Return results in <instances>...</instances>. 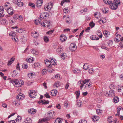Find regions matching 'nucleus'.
I'll list each match as a JSON object with an SVG mask.
<instances>
[{
	"instance_id": "9d476101",
	"label": "nucleus",
	"mask_w": 123,
	"mask_h": 123,
	"mask_svg": "<svg viewBox=\"0 0 123 123\" xmlns=\"http://www.w3.org/2000/svg\"><path fill=\"white\" fill-rule=\"evenodd\" d=\"M43 3V1L42 0H38L36 2V6L38 7H39L42 5Z\"/></svg>"
},
{
	"instance_id": "6e6552de",
	"label": "nucleus",
	"mask_w": 123,
	"mask_h": 123,
	"mask_svg": "<svg viewBox=\"0 0 123 123\" xmlns=\"http://www.w3.org/2000/svg\"><path fill=\"white\" fill-rule=\"evenodd\" d=\"M17 81L16 86H15L16 87H20L23 84V81H22L21 80H18L17 79L16 80Z\"/></svg>"
},
{
	"instance_id": "5fc2aeb1",
	"label": "nucleus",
	"mask_w": 123,
	"mask_h": 123,
	"mask_svg": "<svg viewBox=\"0 0 123 123\" xmlns=\"http://www.w3.org/2000/svg\"><path fill=\"white\" fill-rule=\"evenodd\" d=\"M105 20L104 19L103 20L101 19V20L99 21V22L100 24H102L103 23H105Z\"/></svg>"
},
{
	"instance_id": "a18cd8bd",
	"label": "nucleus",
	"mask_w": 123,
	"mask_h": 123,
	"mask_svg": "<svg viewBox=\"0 0 123 123\" xmlns=\"http://www.w3.org/2000/svg\"><path fill=\"white\" fill-rule=\"evenodd\" d=\"M29 6L32 7L33 8H35V5L34 4L32 3H30L29 4Z\"/></svg>"
},
{
	"instance_id": "423d86ee",
	"label": "nucleus",
	"mask_w": 123,
	"mask_h": 123,
	"mask_svg": "<svg viewBox=\"0 0 123 123\" xmlns=\"http://www.w3.org/2000/svg\"><path fill=\"white\" fill-rule=\"evenodd\" d=\"M55 112L52 111H49L48 114L47 113V115H47L48 117H49V118H53V117L55 115Z\"/></svg>"
},
{
	"instance_id": "473e14b6",
	"label": "nucleus",
	"mask_w": 123,
	"mask_h": 123,
	"mask_svg": "<svg viewBox=\"0 0 123 123\" xmlns=\"http://www.w3.org/2000/svg\"><path fill=\"white\" fill-rule=\"evenodd\" d=\"M28 67L27 64L26 63H24L22 65V67L24 69H26Z\"/></svg>"
},
{
	"instance_id": "e2e57ef3",
	"label": "nucleus",
	"mask_w": 123,
	"mask_h": 123,
	"mask_svg": "<svg viewBox=\"0 0 123 123\" xmlns=\"http://www.w3.org/2000/svg\"><path fill=\"white\" fill-rule=\"evenodd\" d=\"M44 96L47 98H50V96L48 93H46L44 95Z\"/></svg>"
},
{
	"instance_id": "ea45409f",
	"label": "nucleus",
	"mask_w": 123,
	"mask_h": 123,
	"mask_svg": "<svg viewBox=\"0 0 123 123\" xmlns=\"http://www.w3.org/2000/svg\"><path fill=\"white\" fill-rule=\"evenodd\" d=\"M113 2H114V3H115L117 6L120 4V0H115Z\"/></svg>"
},
{
	"instance_id": "f257e3e1",
	"label": "nucleus",
	"mask_w": 123,
	"mask_h": 123,
	"mask_svg": "<svg viewBox=\"0 0 123 123\" xmlns=\"http://www.w3.org/2000/svg\"><path fill=\"white\" fill-rule=\"evenodd\" d=\"M110 5V7L112 10H116L118 7V6L114 3V2L111 1L110 2V3H109Z\"/></svg>"
},
{
	"instance_id": "bf43d9fd",
	"label": "nucleus",
	"mask_w": 123,
	"mask_h": 123,
	"mask_svg": "<svg viewBox=\"0 0 123 123\" xmlns=\"http://www.w3.org/2000/svg\"><path fill=\"white\" fill-rule=\"evenodd\" d=\"M95 25V23H93V22H91L90 23V25L91 27L92 28L94 27Z\"/></svg>"
},
{
	"instance_id": "49530a36",
	"label": "nucleus",
	"mask_w": 123,
	"mask_h": 123,
	"mask_svg": "<svg viewBox=\"0 0 123 123\" xmlns=\"http://www.w3.org/2000/svg\"><path fill=\"white\" fill-rule=\"evenodd\" d=\"M21 119V117L20 116H18L17 118L16 119V122L17 121H20Z\"/></svg>"
},
{
	"instance_id": "6e6d98bb",
	"label": "nucleus",
	"mask_w": 123,
	"mask_h": 123,
	"mask_svg": "<svg viewBox=\"0 0 123 123\" xmlns=\"http://www.w3.org/2000/svg\"><path fill=\"white\" fill-rule=\"evenodd\" d=\"M64 12L65 13H68L69 12L68 11V8H64L63 10Z\"/></svg>"
},
{
	"instance_id": "20e7f679",
	"label": "nucleus",
	"mask_w": 123,
	"mask_h": 123,
	"mask_svg": "<svg viewBox=\"0 0 123 123\" xmlns=\"http://www.w3.org/2000/svg\"><path fill=\"white\" fill-rule=\"evenodd\" d=\"M50 21H48L46 20H45L42 23H41V25L43 27H48L50 25Z\"/></svg>"
},
{
	"instance_id": "8fccbe9b",
	"label": "nucleus",
	"mask_w": 123,
	"mask_h": 123,
	"mask_svg": "<svg viewBox=\"0 0 123 123\" xmlns=\"http://www.w3.org/2000/svg\"><path fill=\"white\" fill-rule=\"evenodd\" d=\"M122 107L121 106H119L117 108V113L119 115V112L121 109Z\"/></svg>"
},
{
	"instance_id": "a211bd4d",
	"label": "nucleus",
	"mask_w": 123,
	"mask_h": 123,
	"mask_svg": "<svg viewBox=\"0 0 123 123\" xmlns=\"http://www.w3.org/2000/svg\"><path fill=\"white\" fill-rule=\"evenodd\" d=\"M41 18H37L35 20V24L36 25H38V24L40 23L41 21Z\"/></svg>"
},
{
	"instance_id": "3c124183",
	"label": "nucleus",
	"mask_w": 123,
	"mask_h": 123,
	"mask_svg": "<svg viewBox=\"0 0 123 123\" xmlns=\"http://www.w3.org/2000/svg\"><path fill=\"white\" fill-rule=\"evenodd\" d=\"M44 41L46 43L47 42L49 41L48 38L46 36L44 37Z\"/></svg>"
},
{
	"instance_id": "f03ea898",
	"label": "nucleus",
	"mask_w": 123,
	"mask_h": 123,
	"mask_svg": "<svg viewBox=\"0 0 123 123\" xmlns=\"http://www.w3.org/2000/svg\"><path fill=\"white\" fill-rule=\"evenodd\" d=\"M29 95L30 98H35L36 96L37 93L35 91L30 90Z\"/></svg>"
},
{
	"instance_id": "0eeeda50",
	"label": "nucleus",
	"mask_w": 123,
	"mask_h": 123,
	"mask_svg": "<svg viewBox=\"0 0 123 123\" xmlns=\"http://www.w3.org/2000/svg\"><path fill=\"white\" fill-rule=\"evenodd\" d=\"M21 0H13V3L17 4L18 6H23V3L21 2Z\"/></svg>"
},
{
	"instance_id": "2f4dec72",
	"label": "nucleus",
	"mask_w": 123,
	"mask_h": 123,
	"mask_svg": "<svg viewBox=\"0 0 123 123\" xmlns=\"http://www.w3.org/2000/svg\"><path fill=\"white\" fill-rule=\"evenodd\" d=\"M42 103L44 105L48 104L49 103V101L48 100H41Z\"/></svg>"
},
{
	"instance_id": "39448f33",
	"label": "nucleus",
	"mask_w": 123,
	"mask_h": 123,
	"mask_svg": "<svg viewBox=\"0 0 123 123\" xmlns=\"http://www.w3.org/2000/svg\"><path fill=\"white\" fill-rule=\"evenodd\" d=\"M53 4L52 3H49L48 5L45 7L44 9L46 11H49L52 8Z\"/></svg>"
},
{
	"instance_id": "5701e85b",
	"label": "nucleus",
	"mask_w": 123,
	"mask_h": 123,
	"mask_svg": "<svg viewBox=\"0 0 123 123\" xmlns=\"http://www.w3.org/2000/svg\"><path fill=\"white\" fill-rule=\"evenodd\" d=\"M99 118L98 116H94L92 118V120L94 121H97L99 119Z\"/></svg>"
},
{
	"instance_id": "c9c22d12",
	"label": "nucleus",
	"mask_w": 123,
	"mask_h": 123,
	"mask_svg": "<svg viewBox=\"0 0 123 123\" xmlns=\"http://www.w3.org/2000/svg\"><path fill=\"white\" fill-rule=\"evenodd\" d=\"M107 44L109 47H111L112 46L113 42L112 41L109 40L107 42Z\"/></svg>"
},
{
	"instance_id": "393cba45",
	"label": "nucleus",
	"mask_w": 123,
	"mask_h": 123,
	"mask_svg": "<svg viewBox=\"0 0 123 123\" xmlns=\"http://www.w3.org/2000/svg\"><path fill=\"white\" fill-rule=\"evenodd\" d=\"M96 34L100 38H102V35L100 31H96Z\"/></svg>"
},
{
	"instance_id": "412c9836",
	"label": "nucleus",
	"mask_w": 123,
	"mask_h": 123,
	"mask_svg": "<svg viewBox=\"0 0 123 123\" xmlns=\"http://www.w3.org/2000/svg\"><path fill=\"white\" fill-rule=\"evenodd\" d=\"M16 98L17 100L18 101V100H21L22 99H23V97L21 94H19L17 95Z\"/></svg>"
},
{
	"instance_id": "7ed1b4c3",
	"label": "nucleus",
	"mask_w": 123,
	"mask_h": 123,
	"mask_svg": "<svg viewBox=\"0 0 123 123\" xmlns=\"http://www.w3.org/2000/svg\"><path fill=\"white\" fill-rule=\"evenodd\" d=\"M77 48L76 44L74 43H71L69 47V49L72 51H74Z\"/></svg>"
},
{
	"instance_id": "338daca9",
	"label": "nucleus",
	"mask_w": 123,
	"mask_h": 123,
	"mask_svg": "<svg viewBox=\"0 0 123 123\" xmlns=\"http://www.w3.org/2000/svg\"><path fill=\"white\" fill-rule=\"evenodd\" d=\"M54 31V30H52L50 31H49L47 32V33L49 34H51Z\"/></svg>"
},
{
	"instance_id": "2eb2a0df",
	"label": "nucleus",
	"mask_w": 123,
	"mask_h": 123,
	"mask_svg": "<svg viewBox=\"0 0 123 123\" xmlns=\"http://www.w3.org/2000/svg\"><path fill=\"white\" fill-rule=\"evenodd\" d=\"M90 37L91 39L92 40H98L99 38L98 37H96L95 35H93L90 36Z\"/></svg>"
},
{
	"instance_id": "7c9ffc66",
	"label": "nucleus",
	"mask_w": 123,
	"mask_h": 123,
	"mask_svg": "<svg viewBox=\"0 0 123 123\" xmlns=\"http://www.w3.org/2000/svg\"><path fill=\"white\" fill-rule=\"evenodd\" d=\"M113 100L115 103H116L119 102V99L118 97H115L114 98Z\"/></svg>"
},
{
	"instance_id": "9b49d317",
	"label": "nucleus",
	"mask_w": 123,
	"mask_h": 123,
	"mask_svg": "<svg viewBox=\"0 0 123 123\" xmlns=\"http://www.w3.org/2000/svg\"><path fill=\"white\" fill-rule=\"evenodd\" d=\"M47 61L46 62H45V64H46V65L48 67V68L50 67V68H52V67L53 66L52 65L51 63V62H50V61H49V60H47Z\"/></svg>"
},
{
	"instance_id": "f8f14e48",
	"label": "nucleus",
	"mask_w": 123,
	"mask_h": 123,
	"mask_svg": "<svg viewBox=\"0 0 123 123\" xmlns=\"http://www.w3.org/2000/svg\"><path fill=\"white\" fill-rule=\"evenodd\" d=\"M56 61V60L52 58L51 59L50 61V62H51L52 66L54 67L55 65L57 64Z\"/></svg>"
},
{
	"instance_id": "37998d69",
	"label": "nucleus",
	"mask_w": 123,
	"mask_h": 123,
	"mask_svg": "<svg viewBox=\"0 0 123 123\" xmlns=\"http://www.w3.org/2000/svg\"><path fill=\"white\" fill-rule=\"evenodd\" d=\"M89 72L90 74L93 73L94 72L93 69L91 68H89L88 69Z\"/></svg>"
},
{
	"instance_id": "1a4fd4ad",
	"label": "nucleus",
	"mask_w": 123,
	"mask_h": 123,
	"mask_svg": "<svg viewBox=\"0 0 123 123\" xmlns=\"http://www.w3.org/2000/svg\"><path fill=\"white\" fill-rule=\"evenodd\" d=\"M7 10V12L8 14L11 15H12L13 13V10L12 9V8L11 7H9L8 8L6 9Z\"/></svg>"
},
{
	"instance_id": "4d7b16f0",
	"label": "nucleus",
	"mask_w": 123,
	"mask_h": 123,
	"mask_svg": "<svg viewBox=\"0 0 123 123\" xmlns=\"http://www.w3.org/2000/svg\"><path fill=\"white\" fill-rule=\"evenodd\" d=\"M15 32L13 31H11L10 32L9 35L10 36H14L15 35Z\"/></svg>"
},
{
	"instance_id": "b1692460",
	"label": "nucleus",
	"mask_w": 123,
	"mask_h": 123,
	"mask_svg": "<svg viewBox=\"0 0 123 123\" xmlns=\"http://www.w3.org/2000/svg\"><path fill=\"white\" fill-rule=\"evenodd\" d=\"M73 72L74 74H77L80 73V71L79 69H75L73 70Z\"/></svg>"
},
{
	"instance_id": "13d9d810",
	"label": "nucleus",
	"mask_w": 123,
	"mask_h": 123,
	"mask_svg": "<svg viewBox=\"0 0 123 123\" xmlns=\"http://www.w3.org/2000/svg\"><path fill=\"white\" fill-rule=\"evenodd\" d=\"M34 35V37L35 38H37L39 36V34L37 33V32H35Z\"/></svg>"
},
{
	"instance_id": "774afa93",
	"label": "nucleus",
	"mask_w": 123,
	"mask_h": 123,
	"mask_svg": "<svg viewBox=\"0 0 123 123\" xmlns=\"http://www.w3.org/2000/svg\"><path fill=\"white\" fill-rule=\"evenodd\" d=\"M81 102H77V106L78 107H80L81 106Z\"/></svg>"
},
{
	"instance_id": "aec40b11",
	"label": "nucleus",
	"mask_w": 123,
	"mask_h": 123,
	"mask_svg": "<svg viewBox=\"0 0 123 123\" xmlns=\"http://www.w3.org/2000/svg\"><path fill=\"white\" fill-rule=\"evenodd\" d=\"M94 17L98 19V18L99 16V17H100L101 14L100 13H98V12H96L94 14Z\"/></svg>"
},
{
	"instance_id": "4be33fe9",
	"label": "nucleus",
	"mask_w": 123,
	"mask_h": 123,
	"mask_svg": "<svg viewBox=\"0 0 123 123\" xmlns=\"http://www.w3.org/2000/svg\"><path fill=\"white\" fill-rule=\"evenodd\" d=\"M92 86V83L91 82H89V84H86L85 86V88H89L91 87Z\"/></svg>"
},
{
	"instance_id": "680f3d73",
	"label": "nucleus",
	"mask_w": 123,
	"mask_h": 123,
	"mask_svg": "<svg viewBox=\"0 0 123 123\" xmlns=\"http://www.w3.org/2000/svg\"><path fill=\"white\" fill-rule=\"evenodd\" d=\"M47 70L45 69H44L42 70V74L43 75H44L46 73Z\"/></svg>"
},
{
	"instance_id": "69168bd1",
	"label": "nucleus",
	"mask_w": 123,
	"mask_h": 123,
	"mask_svg": "<svg viewBox=\"0 0 123 123\" xmlns=\"http://www.w3.org/2000/svg\"><path fill=\"white\" fill-rule=\"evenodd\" d=\"M16 68L17 70H19V71H20V69L19 66V63H18L17 64V66H16Z\"/></svg>"
},
{
	"instance_id": "6ab92c4d",
	"label": "nucleus",
	"mask_w": 123,
	"mask_h": 123,
	"mask_svg": "<svg viewBox=\"0 0 123 123\" xmlns=\"http://www.w3.org/2000/svg\"><path fill=\"white\" fill-rule=\"evenodd\" d=\"M109 96L113 97L115 95L114 91L113 90H111L109 91Z\"/></svg>"
},
{
	"instance_id": "79ce46f5",
	"label": "nucleus",
	"mask_w": 123,
	"mask_h": 123,
	"mask_svg": "<svg viewBox=\"0 0 123 123\" xmlns=\"http://www.w3.org/2000/svg\"><path fill=\"white\" fill-rule=\"evenodd\" d=\"M13 103V104L17 106H19L20 104L19 102L17 101L16 100L15 101H14Z\"/></svg>"
},
{
	"instance_id": "e433bc0d",
	"label": "nucleus",
	"mask_w": 123,
	"mask_h": 123,
	"mask_svg": "<svg viewBox=\"0 0 123 123\" xmlns=\"http://www.w3.org/2000/svg\"><path fill=\"white\" fill-rule=\"evenodd\" d=\"M103 33L106 37H107L109 35V32L107 31H104Z\"/></svg>"
},
{
	"instance_id": "a878e982",
	"label": "nucleus",
	"mask_w": 123,
	"mask_h": 123,
	"mask_svg": "<svg viewBox=\"0 0 123 123\" xmlns=\"http://www.w3.org/2000/svg\"><path fill=\"white\" fill-rule=\"evenodd\" d=\"M15 58L12 57L11 58L10 60L8 61L7 65H10L12 63V62L14 61Z\"/></svg>"
},
{
	"instance_id": "f3484780",
	"label": "nucleus",
	"mask_w": 123,
	"mask_h": 123,
	"mask_svg": "<svg viewBox=\"0 0 123 123\" xmlns=\"http://www.w3.org/2000/svg\"><path fill=\"white\" fill-rule=\"evenodd\" d=\"M32 66L33 68H38L40 66V65L39 63L37 62L35 63L34 64H33V65H32Z\"/></svg>"
},
{
	"instance_id": "c03bdc74",
	"label": "nucleus",
	"mask_w": 123,
	"mask_h": 123,
	"mask_svg": "<svg viewBox=\"0 0 123 123\" xmlns=\"http://www.w3.org/2000/svg\"><path fill=\"white\" fill-rule=\"evenodd\" d=\"M62 59H65V58L67 56L66 54L65 53H62L61 55Z\"/></svg>"
},
{
	"instance_id": "4468645a",
	"label": "nucleus",
	"mask_w": 123,
	"mask_h": 123,
	"mask_svg": "<svg viewBox=\"0 0 123 123\" xmlns=\"http://www.w3.org/2000/svg\"><path fill=\"white\" fill-rule=\"evenodd\" d=\"M62 119L60 118H57L55 120V123H62Z\"/></svg>"
},
{
	"instance_id": "c756f323",
	"label": "nucleus",
	"mask_w": 123,
	"mask_h": 123,
	"mask_svg": "<svg viewBox=\"0 0 123 123\" xmlns=\"http://www.w3.org/2000/svg\"><path fill=\"white\" fill-rule=\"evenodd\" d=\"M89 66L88 64L86 63L84 64L83 68L85 70H87L89 68Z\"/></svg>"
},
{
	"instance_id": "ddd939ff",
	"label": "nucleus",
	"mask_w": 123,
	"mask_h": 123,
	"mask_svg": "<svg viewBox=\"0 0 123 123\" xmlns=\"http://www.w3.org/2000/svg\"><path fill=\"white\" fill-rule=\"evenodd\" d=\"M2 8V7L1 8V7H0V17H3L5 15L3 14L4 9Z\"/></svg>"
},
{
	"instance_id": "0e129e2a",
	"label": "nucleus",
	"mask_w": 123,
	"mask_h": 123,
	"mask_svg": "<svg viewBox=\"0 0 123 123\" xmlns=\"http://www.w3.org/2000/svg\"><path fill=\"white\" fill-rule=\"evenodd\" d=\"M18 16L17 14H14L13 15V18L16 19L18 18Z\"/></svg>"
},
{
	"instance_id": "052dcab7",
	"label": "nucleus",
	"mask_w": 123,
	"mask_h": 123,
	"mask_svg": "<svg viewBox=\"0 0 123 123\" xmlns=\"http://www.w3.org/2000/svg\"><path fill=\"white\" fill-rule=\"evenodd\" d=\"M78 123H87V121L85 120H80Z\"/></svg>"
},
{
	"instance_id": "dca6fc26",
	"label": "nucleus",
	"mask_w": 123,
	"mask_h": 123,
	"mask_svg": "<svg viewBox=\"0 0 123 123\" xmlns=\"http://www.w3.org/2000/svg\"><path fill=\"white\" fill-rule=\"evenodd\" d=\"M67 39V38L66 37L65 35H61L60 36V40L62 42H64Z\"/></svg>"
},
{
	"instance_id": "cd10ccee",
	"label": "nucleus",
	"mask_w": 123,
	"mask_h": 123,
	"mask_svg": "<svg viewBox=\"0 0 123 123\" xmlns=\"http://www.w3.org/2000/svg\"><path fill=\"white\" fill-rule=\"evenodd\" d=\"M46 17V15L45 13H42L41 14V15H40V18H41L43 19H44L45 18V17Z\"/></svg>"
},
{
	"instance_id": "09e8293b",
	"label": "nucleus",
	"mask_w": 123,
	"mask_h": 123,
	"mask_svg": "<svg viewBox=\"0 0 123 123\" xmlns=\"http://www.w3.org/2000/svg\"><path fill=\"white\" fill-rule=\"evenodd\" d=\"M12 38L13 41L15 42L17 41L18 40V39L17 37L14 36H12Z\"/></svg>"
},
{
	"instance_id": "4c0bfd02",
	"label": "nucleus",
	"mask_w": 123,
	"mask_h": 123,
	"mask_svg": "<svg viewBox=\"0 0 123 123\" xmlns=\"http://www.w3.org/2000/svg\"><path fill=\"white\" fill-rule=\"evenodd\" d=\"M17 79L15 80H12L11 81V82L13 84V85H15V86H16L17 81L16 80Z\"/></svg>"
},
{
	"instance_id": "603ef678",
	"label": "nucleus",
	"mask_w": 123,
	"mask_h": 123,
	"mask_svg": "<svg viewBox=\"0 0 123 123\" xmlns=\"http://www.w3.org/2000/svg\"><path fill=\"white\" fill-rule=\"evenodd\" d=\"M104 2L106 4H107L109 5V3H110V2H111L110 0H103Z\"/></svg>"
},
{
	"instance_id": "72a5a7b5",
	"label": "nucleus",
	"mask_w": 123,
	"mask_h": 123,
	"mask_svg": "<svg viewBox=\"0 0 123 123\" xmlns=\"http://www.w3.org/2000/svg\"><path fill=\"white\" fill-rule=\"evenodd\" d=\"M34 60V59L33 58H29L26 59V61L28 62H31Z\"/></svg>"
},
{
	"instance_id": "f704fd0d",
	"label": "nucleus",
	"mask_w": 123,
	"mask_h": 123,
	"mask_svg": "<svg viewBox=\"0 0 123 123\" xmlns=\"http://www.w3.org/2000/svg\"><path fill=\"white\" fill-rule=\"evenodd\" d=\"M53 66L52 67V68H48L47 69L48 72L50 73H52L54 70V69H53Z\"/></svg>"
},
{
	"instance_id": "a19ab883",
	"label": "nucleus",
	"mask_w": 123,
	"mask_h": 123,
	"mask_svg": "<svg viewBox=\"0 0 123 123\" xmlns=\"http://www.w3.org/2000/svg\"><path fill=\"white\" fill-rule=\"evenodd\" d=\"M113 120V119L111 117H109L107 119L108 121L110 123H112Z\"/></svg>"
},
{
	"instance_id": "58836bf2",
	"label": "nucleus",
	"mask_w": 123,
	"mask_h": 123,
	"mask_svg": "<svg viewBox=\"0 0 123 123\" xmlns=\"http://www.w3.org/2000/svg\"><path fill=\"white\" fill-rule=\"evenodd\" d=\"M57 90H54V91L52 90V92H51V93L52 94V93H54V94H52V95L53 96H55L57 94Z\"/></svg>"
},
{
	"instance_id": "864d4df0",
	"label": "nucleus",
	"mask_w": 123,
	"mask_h": 123,
	"mask_svg": "<svg viewBox=\"0 0 123 123\" xmlns=\"http://www.w3.org/2000/svg\"><path fill=\"white\" fill-rule=\"evenodd\" d=\"M59 86V82H57L55 83L53 86H54V87H58Z\"/></svg>"
},
{
	"instance_id": "de8ad7c7",
	"label": "nucleus",
	"mask_w": 123,
	"mask_h": 123,
	"mask_svg": "<svg viewBox=\"0 0 123 123\" xmlns=\"http://www.w3.org/2000/svg\"><path fill=\"white\" fill-rule=\"evenodd\" d=\"M75 93L77 95L76 98L78 99V98L80 95V91L79 90L76 92Z\"/></svg>"
},
{
	"instance_id": "c85d7f7f",
	"label": "nucleus",
	"mask_w": 123,
	"mask_h": 123,
	"mask_svg": "<svg viewBox=\"0 0 123 123\" xmlns=\"http://www.w3.org/2000/svg\"><path fill=\"white\" fill-rule=\"evenodd\" d=\"M90 80V79L88 80L86 79L83 80V83L84 84H89V82H91Z\"/></svg>"
},
{
	"instance_id": "bb28decb",
	"label": "nucleus",
	"mask_w": 123,
	"mask_h": 123,
	"mask_svg": "<svg viewBox=\"0 0 123 123\" xmlns=\"http://www.w3.org/2000/svg\"><path fill=\"white\" fill-rule=\"evenodd\" d=\"M25 123H31L32 121L31 118H27L25 120Z\"/></svg>"
}]
</instances>
